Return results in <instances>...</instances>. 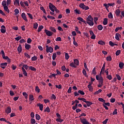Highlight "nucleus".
<instances>
[{
    "instance_id": "obj_6",
    "label": "nucleus",
    "mask_w": 124,
    "mask_h": 124,
    "mask_svg": "<svg viewBox=\"0 0 124 124\" xmlns=\"http://www.w3.org/2000/svg\"><path fill=\"white\" fill-rule=\"evenodd\" d=\"M45 32L46 33V34L47 36H51L52 35H53V32H51L49 31H48L47 30H45Z\"/></svg>"
},
{
    "instance_id": "obj_11",
    "label": "nucleus",
    "mask_w": 124,
    "mask_h": 124,
    "mask_svg": "<svg viewBox=\"0 0 124 124\" xmlns=\"http://www.w3.org/2000/svg\"><path fill=\"white\" fill-rule=\"evenodd\" d=\"M31 48V46L30 44L25 43V49L28 50Z\"/></svg>"
},
{
    "instance_id": "obj_54",
    "label": "nucleus",
    "mask_w": 124,
    "mask_h": 124,
    "mask_svg": "<svg viewBox=\"0 0 124 124\" xmlns=\"http://www.w3.org/2000/svg\"><path fill=\"white\" fill-rule=\"evenodd\" d=\"M65 60H69V54L65 53Z\"/></svg>"
},
{
    "instance_id": "obj_55",
    "label": "nucleus",
    "mask_w": 124,
    "mask_h": 124,
    "mask_svg": "<svg viewBox=\"0 0 124 124\" xmlns=\"http://www.w3.org/2000/svg\"><path fill=\"white\" fill-rule=\"evenodd\" d=\"M31 42H32V40L31 39V38L27 39V43L28 44H31Z\"/></svg>"
},
{
    "instance_id": "obj_37",
    "label": "nucleus",
    "mask_w": 124,
    "mask_h": 124,
    "mask_svg": "<svg viewBox=\"0 0 124 124\" xmlns=\"http://www.w3.org/2000/svg\"><path fill=\"white\" fill-rule=\"evenodd\" d=\"M85 103H86L87 106H88V107H90L91 105H93V103H92V102H89V101H88V102H85Z\"/></svg>"
},
{
    "instance_id": "obj_38",
    "label": "nucleus",
    "mask_w": 124,
    "mask_h": 124,
    "mask_svg": "<svg viewBox=\"0 0 124 124\" xmlns=\"http://www.w3.org/2000/svg\"><path fill=\"white\" fill-rule=\"evenodd\" d=\"M37 28H38V23H34L33 24V28L34 29H37Z\"/></svg>"
},
{
    "instance_id": "obj_1",
    "label": "nucleus",
    "mask_w": 124,
    "mask_h": 124,
    "mask_svg": "<svg viewBox=\"0 0 124 124\" xmlns=\"http://www.w3.org/2000/svg\"><path fill=\"white\" fill-rule=\"evenodd\" d=\"M85 24H88V25L90 26H94V22L93 17H92V16L89 15L88 16V17L86 18V21H85V22H83Z\"/></svg>"
},
{
    "instance_id": "obj_24",
    "label": "nucleus",
    "mask_w": 124,
    "mask_h": 124,
    "mask_svg": "<svg viewBox=\"0 0 124 124\" xmlns=\"http://www.w3.org/2000/svg\"><path fill=\"white\" fill-rule=\"evenodd\" d=\"M88 88L89 90V92H93V87L92 86H90V85H88Z\"/></svg>"
},
{
    "instance_id": "obj_25",
    "label": "nucleus",
    "mask_w": 124,
    "mask_h": 124,
    "mask_svg": "<svg viewBox=\"0 0 124 124\" xmlns=\"http://www.w3.org/2000/svg\"><path fill=\"white\" fill-rule=\"evenodd\" d=\"M103 24H104V25H106L108 24L107 18H105V19H104V21H103Z\"/></svg>"
},
{
    "instance_id": "obj_43",
    "label": "nucleus",
    "mask_w": 124,
    "mask_h": 124,
    "mask_svg": "<svg viewBox=\"0 0 124 124\" xmlns=\"http://www.w3.org/2000/svg\"><path fill=\"white\" fill-rule=\"evenodd\" d=\"M107 61L111 62V56H108L106 58Z\"/></svg>"
},
{
    "instance_id": "obj_50",
    "label": "nucleus",
    "mask_w": 124,
    "mask_h": 124,
    "mask_svg": "<svg viewBox=\"0 0 124 124\" xmlns=\"http://www.w3.org/2000/svg\"><path fill=\"white\" fill-rule=\"evenodd\" d=\"M120 53H121V50H117V51H116L115 55L116 56H119Z\"/></svg>"
},
{
    "instance_id": "obj_59",
    "label": "nucleus",
    "mask_w": 124,
    "mask_h": 124,
    "mask_svg": "<svg viewBox=\"0 0 124 124\" xmlns=\"http://www.w3.org/2000/svg\"><path fill=\"white\" fill-rule=\"evenodd\" d=\"M2 57L4 60H10V59L9 58L8 56H5V55L2 56Z\"/></svg>"
},
{
    "instance_id": "obj_48",
    "label": "nucleus",
    "mask_w": 124,
    "mask_h": 124,
    "mask_svg": "<svg viewBox=\"0 0 124 124\" xmlns=\"http://www.w3.org/2000/svg\"><path fill=\"white\" fill-rule=\"evenodd\" d=\"M73 40L74 45L76 46H78V43H77V42H76V41L75 40V37H73Z\"/></svg>"
},
{
    "instance_id": "obj_21",
    "label": "nucleus",
    "mask_w": 124,
    "mask_h": 124,
    "mask_svg": "<svg viewBox=\"0 0 124 124\" xmlns=\"http://www.w3.org/2000/svg\"><path fill=\"white\" fill-rule=\"evenodd\" d=\"M109 45H110V46H112V47H114L115 46H118L117 44H114L111 41L109 42Z\"/></svg>"
},
{
    "instance_id": "obj_32",
    "label": "nucleus",
    "mask_w": 124,
    "mask_h": 124,
    "mask_svg": "<svg viewBox=\"0 0 124 124\" xmlns=\"http://www.w3.org/2000/svg\"><path fill=\"white\" fill-rule=\"evenodd\" d=\"M78 93H79L80 94H81L82 95H85V93L81 90H78Z\"/></svg>"
},
{
    "instance_id": "obj_22",
    "label": "nucleus",
    "mask_w": 124,
    "mask_h": 124,
    "mask_svg": "<svg viewBox=\"0 0 124 124\" xmlns=\"http://www.w3.org/2000/svg\"><path fill=\"white\" fill-rule=\"evenodd\" d=\"M37 107H39V110L43 111V104H40V103L37 104Z\"/></svg>"
},
{
    "instance_id": "obj_63",
    "label": "nucleus",
    "mask_w": 124,
    "mask_h": 124,
    "mask_svg": "<svg viewBox=\"0 0 124 124\" xmlns=\"http://www.w3.org/2000/svg\"><path fill=\"white\" fill-rule=\"evenodd\" d=\"M31 60L32 61H36L37 60V57L36 56H33L32 57Z\"/></svg>"
},
{
    "instance_id": "obj_51",
    "label": "nucleus",
    "mask_w": 124,
    "mask_h": 124,
    "mask_svg": "<svg viewBox=\"0 0 124 124\" xmlns=\"http://www.w3.org/2000/svg\"><path fill=\"white\" fill-rule=\"evenodd\" d=\"M56 122H58L59 123H62V122H63V119H61V118H58L56 120Z\"/></svg>"
},
{
    "instance_id": "obj_12",
    "label": "nucleus",
    "mask_w": 124,
    "mask_h": 124,
    "mask_svg": "<svg viewBox=\"0 0 124 124\" xmlns=\"http://www.w3.org/2000/svg\"><path fill=\"white\" fill-rule=\"evenodd\" d=\"M5 112H6V113L7 114H10L11 113V108L10 107H7V109L5 110Z\"/></svg>"
},
{
    "instance_id": "obj_33",
    "label": "nucleus",
    "mask_w": 124,
    "mask_h": 124,
    "mask_svg": "<svg viewBox=\"0 0 124 124\" xmlns=\"http://www.w3.org/2000/svg\"><path fill=\"white\" fill-rule=\"evenodd\" d=\"M82 74H83L84 76H85V77L88 78V76L86 73V71L85 69H83L82 70Z\"/></svg>"
},
{
    "instance_id": "obj_47",
    "label": "nucleus",
    "mask_w": 124,
    "mask_h": 124,
    "mask_svg": "<svg viewBox=\"0 0 124 124\" xmlns=\"http://www.w3.org/2000/svg\"><path fill=\"white\" fill-rule=\"evenodd\" d=\"M98 44L100 45H105V42H103V41H99L98 43Z\"/></svg>"
},
{
    "instance_id": "obj_2",
    "label": "nucleus",
    "mask_w": 124,
    "mask_h": 124,
    "mask_svg": "<svg viewBox=\"0 0 124 124\" xmlns=\"http://www.w3.org/2000/svg\"><path fill=\"white\" fill-rule=\"evenodd\" d=\"M48 7L49 9H50L51 11L52 12H54L56 11V13H59L60 11L56 8V6L53 5L51 3H49V5H48Z\"/></svg>"
},
{
    "instance_id": "obj_45",
    "label": "nucleus",
    "mask_w": 124,
    "mask_h": 124,
    "mask_svg": "<svg viewBox=\"0 0 124 124\" xmlns=\"http://www.w3.org/2000/svg\"><path fill=\"white\" fill-rule=\"evenodd\" d=\"M108 17L110 19L113 18V15L112 13H111V12L109 13Z\"/></svg>"
},
{
    "instance_id": "obj_53",
    "label": "nucleus",
    "mask_w": 124,
    "mask_h": 124,
    "mask_svg": "<svg viewBox=\"0 0 124 124\" xmlns=\"http://www.w3.org/2000/svg\"><path fill=\"white\" fill-rule=\"evenodd\" d=\"M50 31L53 32L54 33L56 32V30L55 29V28L53 27H50Z\"/></svg>"
},
{
    "instance_id": "obj_40",
    "label": "nucleus",
    "mask_w": 124,
    "mask_h": 124,
    "mask_svg": "<svg viewBox=\"0 0 124 124\" xmlns=\"http://www.w3.org/2000/svg\"><path fill=\"white\" fill-rule=\"evenodd\" d=\"M103 5H104V6H105V9H106L107 11H108V12H109L108 9V8H109V6L108 5H107V4H106V3L104 4Z\"/></svg>"
},
{
    "instance_id": "obj_49",
    "label": "nucleus",
    "mask_w": 124,
    "mask_h": 124,
    "mask_svg": "<svg viewBox=\"0 0 124 124\" xmlns=\"http://www.w3.org/2000/svg\"><path fill=\"white\" fill-rule=\"evenodd\" d=\"M29 67H30V66H27V64H24L23 65V67H22V68H25V69L27 70V69H28V68H29Z\"/></svg>"
},
{
    "instance_id": "obj_14",
    "label": "nucleus",
    "mask_w": 124,
    "mask_h": 124,
    "mask_svg": "<svg viewBox=\"0 0 124 124\" xmlns=\"http://www.w3.org/2000/svg\"><path fill=\"white\" fill-rule=\"evenodd\" d=\"M69 66H70L71 67H73L74 68H76L77 67V66L78 65H76V64L73 63V62H72L69 64Z\"/></svg>"
},
{
    "instance_id": "obj_3",
    "label": "nucleus",
    "mask_w": 124,
    "mask_h": 124,
    "mask_svg": "<svg viewBox=\"0 0 124 124\" xmlns=\"http://www.w3.org/2000/svg\"><path fill=\"white\" fill-rule=\"evenodd\" d=\"M46 51L47 53H52L53 52V48L51 47V46H46Z\"/></svg>"
},
{
    "instance_id": "obj_52",
    "label": "nucleus",
    "mask_w": 124,
    "mask_h": 124,
    "mask_svg": "<svg viewBox=\"0 0 124 124\" xmlns=\"http://www.w3.org/2000/svg\"><path fill=\"white\" fill-rule=\"evenodd\" d=\"M41 119L40 116L39 114H36V120H40Z\"/></svg>"
},
{
    "instance_id": "obj_57",
    "label": "nucleus",
    "mask_w": 124,
    "mask_h": 124,
    "mask_svg": "<svg viewBox=\"0 0 124 124\" xmlns=\"http://www.w3.org/2000/svg\"><path fill=\"white\" fill-rule=\"evenodd\" d=\"M122 27H117V28L115 29V31L116 32H118V31L122 30Z\"/></svg>"
},
{
    "instance_id": "obj_13",
    "label": "nucleus",
    "mask_w": 124,
    "mask_h": 124,
    "mask_svg": "<svg viewBox=\"0 0 124 124\" xmlns=\"http://www.w3.org/2000/svg\"><path fill=\"white\" fill-rule=\"evenodd\" d=\"M14 5L18 6H20V0H15L14 1Z\"/></svg>"
},
{
    "instance_id": "obj_44",
    "label": "nucleus",
    "mask_w": 124,
    "mask_h": 124,
    "mask_svg": "<svg viewBox=\"0 0 124 124\" xmlns=\"http://www.w3.org/2000/svg\"><path fill=\"white\" fill-rule=\"evenodd\" d=\"M57 74H53L50 76H48V78H53V77L55 78H56V76H57Z\"/></svg>"
},
{
    "instance_id": "obj_20",
    "label": "nucleus",
    "mask_w": 124,
    "mask_h": 124,
    "mask_svg": "<svg viewBox=\"0 0 124 124\" xmlns=\"http://www.w3.org/2000/svg\"><path fill=\"white\" fill-rule=\"evenodd\" d=\"M17 51L19 53H20L22 52L21 45H19V46L17 47Z\"/></svg>"
},
{
    "instance_id": "obj_29",
    "label": "nucleus",
    "mask_w": 124,
    "mask_h": 124,
    "mask_svg": "<svg viewBox=\"0 0 124 124\" xmlns=\"http://www.w3.org/2000/svg\"><path fill=\"white\" fill-rule=\"evenodd\" d=\"M44 112H47L48 113L50 112V109L49 108V107H47L45 109Z\"/></svg>"
},
{
    "instance_id": "obj_26",
    "label": "nucleus",
    "mask_w": 124,
    "mask_h": 124,
    "mask_svg": "<svg viewBox=\"0 0 124 124\" xmlns=\"http://www.w3.org/2000/svg\"><path fill=\"white\" fill-rule=\"evenodd\" d=\"M106 78L109 80H111V79H112V77L111 76V75H107Z\"/></svg>"
},
{
    "instance_id": "obj_16",
    "label": "nucleus",
    "mask_w": 124,
    "mask_h": 124,
    "mask_svg": "<svg viewBox=\"0 0 124 124\" xmlns=\"http://www.w3.org/2000/svg\"><path fill=\"white\" fill-rule=\"evenodd\" d=\"M115 14H116V16H119L120 14H121V11H120L119 9L116 10Z\"/></svg>"
},
{
    "instance_id": "obj_36",
    "label": "nucleus",
    "mask_w": 124,
    "mask_h": 124,
    "mask_svg": "<svg viewBox=\"0 0 124 124\" xmlns=\"http://www.w3.org/2000/svg\"><path fill=\"white\" fill-rule=\"evenodd\" d=\"M31 122H30V123L31 124H35L36 123V120H35V119L34 118H31Z\"/></svg>"
},
{
    "instance_id": "obj_23",
    "label": "nucleus",
    "mask_w": 124,
    "mask_h": 124,
    "mask_svg": "<svg viewBox=\"0 0 124 124\" xmlns=\"http://www.w3.org/2000/svg\"><path fill=\"white\" fill-rule=\"evenodd\" d=\"M29 69L31 70V71H33V72H36V68H35L33 66H30V67H29Z\"/></svg>"
},
{
    "instance_id": "obj_46",
    "label": "nucleus",
    "mask_w": 124,
    "mask_h": 124,
    "mask_svg": "<svg viewBox=\"0 0 124 124\" xmlns=\"http://www.w3.org/2000/svg\"><path fill=\"white\" fill-rule=\"evenodd\" d=\"M57 57V55H56V53H53V54L52 55V60H53V61H55V60H56V58Z\"/></svg>"
},
{
    "instance_id": "obj_18",
    "label": "nucleus",
    "mask_w": 124,
    "mask_h": 124,
    "mask_svg": "<svg viewBox=\"0 0 124 124\" xmlns=\"http://www.w3.org/2000/svg\"><path fill=\"white\" fill-rule=\"evenodd\" d=\"M105 63H104V64H103L102 68H101V72L102 73V74H104V71H105Z\"/></svg>"
},
{
    "instance_id": "obj_4",
    "label": "nucleus",
    "mask_w": 124,
    "mask_h": 124,
    "mask_svg": "<svg viewBox=\"0 0 124 124\" xmlns=\"http://www.w3.org/2000/svg\"><path fill=\"white\" fill-rule=\"evenodd\" d=\"M79 7L81 9L85 10V11H87L89 9V6L85 5L84 3H80Z\"/></svg>"
},
{
    "instance_id": "obj_34",
    "label": "nucleus",
    "mask_w": 124,
    "mask_h": 124,
    "mask_svg": "<svg viewBox=\"0 0 124 124\" xmlns=\"http://www.w3.org/2000/svg\"><path fill=\"white\" fill-rule=\"evenodd\" d=\"M42 29H43V26H39V28H38V32H40V31H41Z\"/></svg>"
},
{
    "instance_id": "obj_5",
    "label": "nucleus",
    "mask_w": 124,
    "mask_h": 124,
    "mask_svg": "<svg viewBox=\"0 0 124 124\" xmlns=\"http://www.w3.org/2000/svg\"><path fill=\"white\" fill-rule=\"evenodd\" d=\"M80 121H81V123L82 124H90L89 122L85 118L82 119V118H80Z\"/></svg>"
},
{
    "instance_id": "obj_19",
    "label": "nucleus",
    "mask_w": 124,
    "mask_h": 124,
    "mask_svg": "<svg viewBox=\"0 0 124 124\" xmlns=\"http://www.w3.org/2000/svg\"><path fill=\"white\" fill-rule=\"evenodd\" d=\"M121 37V35H120L119 33H117L115 34V39L117 40V41H119L120 39L119 37Z\"/></svg>"
},
{
    "instance_id": "obj_17",
    "label": "nucleus",
    "mask_w": 124,
    "mask_h": 124,
    "mask_svg": "<svg viewBox=\"0 0 124 124\" xmlns=\"http://www.w3.org/2000/svg\"><path fill=\"white\" fill-rule=\"evenodd\" d=\"M73 63L76 64V65H79V62L78 61V59H75V60H74Z\"/></svg>"
},
{
    "instance_id": "obj_10",
    "label": "nucleus",
    "mask_w": 124,
    "mask_h": 124,
    "mask_svg": "<svg viewBox=\"0 0 124 124\" xmlns=\"http://www.w3.org/2000/svg\"><path fill=\"white\" fill-rule=\"evenodd\" d=\"M7 66V62H3L0 63V67L1 68H3V69H5V67Z\"/></svg>"
},
{
    "instance_id": "obj_64",
    "label": "nucleus",
    "mask_w": 124,
    "mask_h": 124,
    "mask_svg": "<svg viewBox=\"0 0 124 124\" xmlns=\"http://www.w3.org/2000/svg\"><path fill=\"white\" fill-rule=\"evenodd\" d=\"M98 101H99V102H105V100H104V99L102 98H98Z\"/></svg>"
},
{
    "instance_id": "obj_61",
    "label": "nucleus",
    "mask_w": 124,
    "mask_h": 124,
    "mask_svg": "<svg viewBox=\"0 0 124 124\" xmlns=\"http://www.w3.org/2000/svg\"><path fill=\"white\" fill-rule=\"evenodd\" d=\"M24 56L27 58L31 59V56L29 55H28V54H27V53H24Z\"/></svg>"
},
{
    "instance_id": "obj_35",
    "label": "nucleus",
    "mask_w": 124,
    "mask_h": 124,
    "mask_svg": "<svg viewBox=\"0 0 124 124\" xmlns=\"http://www.w3.org/2000/svg\"><path fill=\"white\" fill-rule=\"evenodd\" d=\"M23 96H24L25 99H27V97L28 96V94L26 92L23 93Z\"/></svg>"
},
{
    "instance_id": "obj_31",
    "label": "nucleus",
    "mask_w": 124,
    "mask_h": 124,
    "mask_svg": "<svg viewBox=\"0 0 124 124\" xmlns=\"http://www.w3.org/2000/svg\"><path fill=\"white\" fill-rule=\"evenodd\" d=\"M2 6H3V7H7V2L5 0H3V2H2Z\"/></svg>"
},
{
    "instance_id": "obj_56",
    "label": "nucleus",
    "mask_w": 124,
    "mask_h": 124,
    "mask_svg": "<svg viewBox=\"0 0 124 124\" xmlns=\"http://www.w3.org/2000/svg\"><path fill=\"white\" fill-rule=\"evenodd\" d=\"M124 64L123 63H119V67L121 69L123 68Z\"/></svg>"
},
{
    "instance_id": "obj_15",
    "label": "nucleus",
    "mask_w": 124,
    "mask_h": 124,
    "mask_svg": "<svg viewBox=\"0 0 124 124\" xmlns=\"http://www.w3.org/2000/svg\"><path fill=\"white\" fill-rule=\"evenodd\" d=\"M22 71L23 72V75H24L25 77H27L28 74H27V72L25 70V69H24L23 67H22Z\"/></svg>"
},
{
    "instance_id": "obj_7",
    "label": "nucleus",
    "mask_w": 124,
    "mask_h": 124,
    "mask_svg": "<svg viewBox=\"0 0 124 124\" xmlns=\"http://www.w3.org/2000/svg\"><path fill=\"white\" fill-rule=\"evenodd\" d=\"M0 32L2 33H5L6 32V28L5 26H1Z\"/></svg>"
},
{
    "instance_id": "obj_30",
    "label": "nucleus",
    "mask_w": 124,
    "mask_h": 124,
    "mask_svg": "<svg viewBox=\"0 0 124 124\" xmlns=\"http://www.w3.org/2000/svg\"><path fill=\"white\" fill-rule=\"evenodd\" d=\"M98 80L99 84H103V78L102 77H100V79Z\"/></svg>"
},
{
    "instance_id": "obj_42",
    "label": "nucleus",
    "mask_w": 124,
    "mask_h": 124,
    "mask_svg": "<svg viewBox=\"0 0 124 124\" xmlns=\"http://www.w3.org/2000/svg\"><path fill=\"white\" fill-rule=\"evenodd\" d=\"M29 99L31 101L34 100V98H33V95H32V94H30Z\"/></svg>"
},
{
    "instance_id": "obj_27",
    "label": "nucleus",
    "mask_w": 124,
    "mask_h": 124,
    "mask_svg": "<svg viewBox=\"0 0 124 124\" xmlns=\"http://www.w3.org/2000/svg\"><path fill=\"white\" fill-rule=\"evenodd\" d=\"M77 20L83 23H85V20H84L82 17H78Z\"/></svg>"
},
{
    "instance_id": "obj_28",
    "label": "nucleus",
    "mask_w": 124,
    "mask_h": 124,
    "mask_svg": "<svg viewBox=\"0 0 124 124\" xmlns=\"http://www.w3.org/2000/svg\"><path fill=\"white\" fill-rule=\"evenodd\" d=\"M3 10H4L5 11L7 12V13H10V11L9 10L8 7H7V6H3Z\"/></svg>"
},
{
    "instance_id": "obj_39",
    "label": "nucleus",
    "mask_w": 124,
    "mask_h": 124,
    "mask_svg": "<svg viewBox=\"0 0 124 124\" xmlns=\"http://www.w3.org/2000/svg\"><path fill=\"white\" fill-rule=\"evenodd\" d=\"M14 12H15V15L16 16L17 15V14H19V13H20V11H19V10H18V9H16L14 10Z\"/></svg>"
},
{
    "instance_id": "obj_60",
    "label": "nucleus",
    "mask_w": 124,
    "mask_h": 124,
    "mask_svg": "<svg viewBox=\"0 0 124 124\" xmlns=\"http://www.w3.org/2000/svg\"><path fill=\"white\" fill-rule=\"evenodd\" d=\"M74 11L75 12H76V13L77 14L79 15V14H81V12H80V11H79V10H77V9H76V10H74Z\"/></svg>"
},
{
    "instance_id": "obj_9",
    "label": "nucleus",
    "mask_w": 124,
    "mask_h": 124,
    "mask_svg": "<svg viewBox=\"0 0 124 124\" xmlns=\"http://www.w3.org/2000/svg\"><path fill=\"white\" fill-rule=\"evenodd\" d=\"M89 33H90V35H92L91 38H92V39H95V35H94V32L93 31H89Z\"/></svg>"
},
{
    "instance_id": "obj_58",
    "label": "nucleus",
    "mask_w": 124,
    "mask_h": 124,
    "mask_svg": "<svg viewBox=\"0 0 124 124\" xmlns=\"http://www.w3.org/2000/svg\"><path fill=\"white\" fill-rule=\"evenodd\" d=\"M27 15L28 16L29 18H30L31 19H33L32 15L31 14L27 13Z\"/></svg>"
},
{
    "instance_id": "obj_62",
    "label": "nucleus",
    "mask_w": 124,
    "mask_h": 124,
    "mask_svg": "<svg viewBox=\"0 0 124 124\" xmlns=\"http://www.w3.org/2000/svg\"><path fill=\"white\" fill-rule=\"evenodd\" d=\"M117 109H114V111H113L112 114L113 115H117V114H118V112H117Z\"/></svg>"
},
{
    "instance_id": "obj_41",
    "label": "nucleus",
    "mask_w": 124,
    "mask_h": 124,
    "mask_svg": "<svg viewBox=\"0 0 124 124\" xmlns=\"http://www.w3.org/2000/svg\"><path fill=\"white\" fill-rule=\"evenodd\" d=\"M98 30H99V31H102V29H103V27L102 26V25H99L98 26Z\"/></svg>"
},
{
    "instance_id": "obj_8",
    "label": "nucleus",
    "mask_w": 124,
    "mask_h": 124,
    "mask_svg": "<svg viewBox=\"0 0 124 124\" xmlns=\"http://www.w3.org/2000/svg\"><path fill=\"white\" fill-rule=\"evenodd\" d=\"M21 17L26 22H28V20L27 19V16H26V14L24 13H22L21 14Z\"/></svg>"
}]
</instances>
